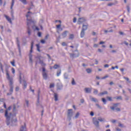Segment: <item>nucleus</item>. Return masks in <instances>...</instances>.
I'll use <instances>...</instances> for the list:
<instances>
[{"instance_id":"nucleus-1","label":"nucleus","mask_w":131,"mask_h":131,"mask_svg":"<svg viewBox=\"0 0 131 131\" xmlns=\"http://www.w3.org/2000/svg\"><path fill=\"white\" fill-rule=\"evenodd\" d=\"M11 109H12V107L9 106L5 111V116L6 118V123L7 125H11L12 126L13 125V123L17 122V118H16V114H12L11 113L9 114L8 111H10Z\"/></svg>"},{"instance_id":"nucleus-2","label":"nucleus","mask_w":131,"mask_h":131,"mask_svg":"<svg viewBox=\"0 0 131 131\" xmlns=\"http://www.w3.org/2000/svg\"><path fill=\"white\" fill-rule=\"evenodd\" d=\"M30 14H32V13L30 11H28L27 14L26 15L27 20V32L28 35H31V30L30 29V24L32 23L33 21L31 19V15Z\"/></svg>"},{"instance_id":"nucleus-3","label":"nucleus","mask_w":131,"mask_h":131,"mask_svg":"<svg viewBox=\"0 0 131 131\" xmlns=\"http://www.w3.org/2000/svg\"><path fill=\"white\" fill-rule=\"evenodd\" d=\"M6 77L7 79L10 82V93H13V78L10 77V74L9 73V71L8 70H6Z\"/></svg>"},{"instance_id":"nucleus-4","label":"nucleus","mask_w":131,"mask_h":131,"mask_svg":"<svg viewBox=\"0 0 131 131\" xmlns=\"http://www.w3.org/2000/svg\"><path fill=\"white\" fill-rule=\"evenodd\" d=\"M92 122L96 128H100V122L97 118H93Z\"/></svg>"},{"instance_id":"nucleus-5","label":"nucleus","mask_w":131,"mask_h":131,"mask_svg":"<svg viewBox=\"0 0 131 131\" xmlns=\"http://www.w3.org/2000/svg\"><path fill=\"white\" fill-rule=\"evenodd\" d=\"M120 104L119 103H114L113 106H110V108L111 110H113V111H114V110H116L118 112L120 111V108L117 107H118V105Z\"/></svg>"},{"instance_id":"nucleus-6","label":"nucleus","mask_w":131,"mask_h":131,"mask_svg":"<svg viewBox=\"0 0 131 131\" xmlns=\"http://www.w3.org/2000/svg\"><path fill=\"white\" fill-rule=\"evenodd\" d=\"M73 116V112L72 111V109L68 110V118L69 120H71V117Z\"/></svg>"},{"instance_id":"nucleus-7","label":"nucleus","mask_w":131,"mask_h":131,"mask_svg":"<svg viewBox=\"0 0 131 131\" xmlns=\"http://www.w3.org/2000/svg\"><path fill=\"white\" fill-rule=\"evenodd\" d=\"M79 56V53H78V51H76L75 53H70V58H77Z\"/></svg>"},{"instance_id":"nucleus-8","label":"nucleus","mask_w":131,"mask_h":131,"mask_svg":"<svg viewBox=\"0 0 131 131\" xmlns=\"http://www.w3.org/2000/svg\"><path fill=\"white\" fill-rule=\"evenodd\" d=\"M16 44L17 46V48L18 49L19 53V56H21V47H20V41H19V38H16Z\"/></svg>"},{"instance_id":"nucleus-9","label":"nucleus","mask_w":131,"mask_h":131,"mask_svg":"<svg viewBox=\"0 0 131 131\" xmlns=\"http://www.w3.org/2000/svg\"><path fill=\"white\" fill-rule=\"evenodd\" d=\"M42 76H43V78L44 79H47L48 78V74H47V73H46V69L45 68H42Z\"/></svg>"},{"instance_id":"nucleus-10","label":"nucleus","mask_w":131,"mask_h":131,"mask_svg":"<svg viewBox=\"0 0 131 131\" xmlns=\"http://www.w3.org/2000/svg\"><path fill=\"white\" fill-rule=\"evenodd\" d=\"M83 22H85V18L81 17L78 19L77 23L78 24L80 25L81 23H83Z\"/></svg>"},{"instance_id":"nucleus-11","label":"nucleus","mask_w":131,"mask_h":131,"mask_svg":"<svg viewBox=\"0 0 131 131\" xmlns=\"http://www.w3.org/2000/svg\"><path fill=\"white\" fill-rule=\"evenodd\" d=\"M14 4H15V0L12 1L11 6L10 9L11 10V15L14 14V10H13V7H14Z\"/></svg>"},{"instance_id":"nucleus-12","label":"nucleus","mask_w":131,"mask_h":131,"mask_svg":"<svg viewBox=\"0 0 131 131\" xmlns=\"http://www.w3.org/2000/svg\"><path fill=\"white\" fill-rule=\"evenodd\" d=\"M90 99L91 101H92V102H94L95 103H98L99 102V100H98V99L92 96H90Z\"/></svg>"},{"instance_id":"nucleus-13","label":"nucleus","mask_w":131,"mask_h":131,"mask_svg":"<svg viewBox=\"0 0 131 131\" xmlns=\"http://www.w3.org/2000/svg\"><path fill=\"white\" fill-rule=\"evenodd\" d=\"M69 32L68 31H64L62 34L61 36L62 38H65L66 36H67V33H68Z\"/></svg>"},{"instance_id":"nucleus-14","label":"nucleus","mask_w":131,"mask_h":131,"mask_svg":"<svg viewBox=\"0 0 131 131\" xmlns=\"http://www.w3.org/2000/svg\"><path fill=\"white\" fill-rule=\"evenodd\" d=\"M84 91L85 93H86V94H91V93H92V89H91L90 88H85Z\"/></svg>"},{"instance_id":"nucleus-15","label":"nucleus","mask_w":131,"mask_h":131,"mask_svg":"<svg viewBox=\"0 0 131 131\" xmlns=\"http://www.w3.org/2000/svg\"><path fill=\"white\" fill-rule=\"evenodd\" d=\"M19 131H26V125L25 123V125H22L20 127Z\"/></svg>"},{"instance_id":"nucleus-16","label":"nucleus","mask_w":131,"mask_h":131,"mask_svg":"<svg viewBox=\"0 0 131 131\" xmlns=\"http://www.w3.org/2000/svg\"><path fill=\"white\" fill-rule=\"evenodd\" d=\"M103 95H108V92H107V91H105L102 93H99L98 96L100 97L101 96H103Z\"/></svg>"},{"instance_id":"nucleus-17","label":"nucleus","mask_w":131,"mask_h":131,"mask_svg":"<svg viewBox=\"0 0 131 131\" xmlns=\"http://www.w3.org/2000/svg\"><path fill=\"white\" fill-rule=\"evenodd\" d=\"M88 25H84L83 24L82 27V30L85 31L88 29Z\"/></svg>"},{"instance_id":"nucleus-18","label":"nucleus","mask_w":131,"mask_h":131,"mask_svg":"<svg viewBox=\"0 0 131 131\" xmlns=\"http://www.w3.org/2000/svg\"><path fill=\"white\" fill-rule=\"evenodd\" d=\"M5 18H6V19L7 20V21H8V22H9V23H10L11 24H12V19H11V18H10L9 16H8L7 15H5Z\"/></svg>"},{"instance_id":"nucleus-19","label":"nucleus","mask_w":131,"mask_h":131,"mask_svg":"<svg viewBox=\"0 0 131 131\" xmlns=\"http://www.w3.org/2000/svg\"><path fill=\"white\" fill-rule=\"evenodd\" d=\"M22 77H24V76L23 75V74L20 73V75H19V83H22Z\"/></svg>"},{"instance_id":"nucleus-20","label":"nucleus","mask_w":131,"mask_h":131,"mask_svg":"<svg viewBox=\"0 0 131 131\" xmlns=\"http://www.w3.org/2000/svg\"><path fill=\"white\" fill-rule=\"evenodd\" d=\"M54 99H55V101L56 102H57V101H58V94L55 93H54Z\"/></svg>"},{"instance_id":"nucleus-21","label":"nucleus","mask_w":131,"mask_h":131,"mask_svg":"<svg viewBox=\"0 0 131 131\" xmlns=\"http://www.w3.org/2000/svg\"><path fill=\"white\" fill-rule=\"evenodd\" d=\"M56 28H57V29H60V31H62L63 30V28H61V24L57 25Z\"/></svg>"},{"instance_id":"nucleus-22","label":"nucleus","mask_w":131,"mask_h":131,"mask_svg":"<svg viewBox=\"0 0 131 131\" xmlns=\"http://www.w3.org/2000/svg\"><path fill=\"white\" fill-rule=\"evenodd\" d=\"M84 35H85V32L83 30H81V33H80V36L81 37H84Z\"/></svg>"},{"instance_id":"nucleus-23","label":"nucleus","mask_w":131,"mask_h":131,"mask_svg":"<svg viewBox=\"0 0 131 131\" xmlns=\"http://www.w3.org/2000/svg\"><path fill=\"white\" fill-rule=\"evenodd\" d=\"M24 82V89H25L27 87V83H26V81L23 80Z\"/></svg>"},{"instance_id":"nucleus-24","label":"nucleus","mask_w":131,"mask_h":131,"mask_svg":"<svg viewBox=\"0 0 131 131\" xmlns=\"http://www.w3.org/2000/svg\"><path fill=\"white\" fill-rule=\"evenodd\" d=\"M36 47H37V51L40 52V46H39V44L36 45Z\"/></svg>"},{"instance_id":"nucleus-25","label":"nucleus","mask_w":131,"mask_h":131,"mask_svg":"<svg viewBox=\"0 0 131 131\" xmlns=\"http://www.w3.org/2000/svg\"><path fill=\"white\" fill-rule=\"evenodd\" d=\"M98 121H100V122H103V121H105V119L103 118H99L97 119Z\"/></svg>"},{"instance_id":"nucleus-26","label":"nucleus","mask_w":131,"mask_h":131,"mask_svg":"<svg viewBox=\"0 0 131 131\" xmlns=\"http://www.w3.org/2000/svg\"><path fill=\"white\" fill-rule=\"evenodd\" d=\"M118 126H119V127H125V126H124L123 124H121L120 122L118 123Z\"/></svg>"},{"instance_id":"nucleus-27","label":"nucleus","mask_w":131,"mask_h":131,"mask_svg":"<svg viewBox=\"0 0 131 131\" xmlns=\"http://www.w3.org/2000/svg\"><path fill=\"white\" fill-rule=\"evenodd\" d=\"M33 45H34V42L32 41L31 42L30 53H32V49H33Z\"/></svg>"},{"instance_id":"nucleus-28","label":"nucleus","mask_w":131,"mask_h":131,"mask_svg":"<svg viewBox=\"0 0 131 131\" xmlns=\"http://www.w3.org/2000/svg\"><path fill=\"white\" fill-rule=\"evenodd\" d=\"M71 83L72 85H75V84H76V82H75V80H74V78H72V81Z\"/></svg>"},{"instance_id":"nucleus-29","label":"nucleus","mask_w":131,"mask_h":131,"mask_svg":"<svg viewBox=\"0 0 131 131\" xmlns=\"http://www.w3.org/2000/svg\"><path fill=\"white\" fill-rule=\"evenodd\" d=\"M98 90L97 89H94V92H93V94H94V95H98Z\"/></svg>"},{"instance_id":"nucleus-30","label":"nucleus","mask_w":131,"mask_h":131,"mask_svg":"<svg viewBox=\"0 0 131 131\" xmlns=\"http://www.w3.org/2000/svg\"><path fill=\"white\" fill-rule=\"evenodd\" d=\"M19 1H20V2L23 3V4H24V5H26L27 4V2L26 1V0H19Z\"/></svg>"},{"instance_id":"nucleus-31","label":"nucleus","mask_w":131,"mask_h":131,"mask_svg":"<svg viewBox=\"0 0 131 131\" xmlns=\"http://www.w3.org/2000/svg\"><path fill=\"white\" fill-rule=\"evenodd\" d=\"M60 66L58 64H55L53 67L54 69H58Z\"/></svg>"},{"instance_id":"nucleus-32","label":"nucleus","mask_w":131,"mask_h":131,"mask_svg":"<svg viewBox=\"0 0 131 131\" xmlns=\"http://www.w3.org/2000/svg\"><path fill=\"white\" fill-rule=\"evenodd\" d=\"M74 38V35L70 34L69 37V39H73Z\"/></svg>"},{"instance_id":"nucleus-33","label":"nucleus","mask_w":131,"mask_h":131,"mask_svg":"<svg viewBox=\"0 0 131 131\" xmlns=\"http://www.w3.org/2000/svg\"><path fill=\"white\" fill-rule=\"evenodd\" d=\"M87 73H92V70L91 69H86Z\"/></svg>"},{"instance_id":"nucleus-34","label":"nucleus","mask_w":131,"mask_h":131,"mask_svg":"<svg viewBox=\"0 0 131 131\" xmlns=\"http://www.w3.org/2000/svg\"><path fill=\"white\" fill-rule=\"evenodd\" d=\"M64 77L65 79H68V74L64 73Z\"/></svg>"},{"instance_id":"nucleus-35","label":"nucleus","mask_w":131,"mask_h":131,"mask_svg":"<svg viewBox=\"0 0 131 131\" xmlns=\"http://www.w3.org/2000/svg\"><path fill=\"white\" fill-rule=\"evenodd\" d=\"M79 115H80V114H79V113H77L75 116V118H78V117H79Z\"/></svg>"},{"instance_id":"nucleus-36","label":"nucleus","mask_w":131,"mask_h":131,"mask_svg":"<svg viewBox=\"0 0 131 131\" xmlns=\"http://www.w3.org/2000/svg\"><path fill=\"white\" fill-rule=\"evenodd\" d=\"M32 28H33V29H34V28H35L36 30H37L38 31H39V28H38V27H37L35 26H33Z\"/></svg>"},{"instance_id":"nucleus-37","label":"nucleus","mask_w":131,"mask_h":131,"mask_svg":"<svg viewBox=\"0 0 131 131\" xmlns=\"http://www.w3.org/2000/svg\"><path fill=\"white\" fill-rule=\"evenodd\" d=\"M102 101L104 103V104H106V103H107V101L104 98H102Z\"/></svg>"},{"instance_id":"nucleus-38","label":"nucleus","mask_w":131,"mask_h":131,"mask_svg":"<svg viewBox=\"0 0 131 131\" xmlns=\"http://www.w3.org/2000/svg\"><path fill=\"white\" fill-rule=\"evenodd\" d=\"M10 63L12 65V66L15 67V60H13L12 61H11Z\"/></svg>"},{"instance_id":"nucleus-39","label":"nucleus","mask_w":131,"mask_h":131,"mask_svg":"<svg viewBox=\"0 0 131 131\" xmlns=\"http://www.w3.org/2000/svg\"><path fill=\"white\" fill-rule=\"evenodd\" d=\"M29 62L32 64V56H30L29 57Z\"/></svg>"},{"instance_id":"nucleus-40","label":"nucleus","mask_w":131,"mask_h":131,"mask_svg":"<svg viewBox=\"0 0 131 131\" xmlns=\"http://www.w3.org/2000/svg\"><path fill=\"white\" fill-rule=\"evenodd\" d=\"M13 112H16V105L13 104Z\"/></svg>"},{"instance_id":"nucleus-41","label":"nucleus","mask_w":131,"mask_h":131,"mask_svg":"<svg viewBox=\"0 0 131 131\" xmlns=\"http://www.w3.org/2000/svg\"><path fill=\"white\" fill-rule=\"evenodd\" d=\"M60 74H61V70H60L59 71H58L57 72V76H60Z\"/></svg>"},{"instance_id":"nucleus-42","label":"nucleus","mask_w":131,"mask_h":131,"mask_svg":"<svg viewBox=\"0 0 131 131\" xmlns=\"http://www.w3.org/2000/svg\"><path fill=\"white\" fill-rule=\"evenodd\" d=\"M25 102H26V104L27 107H28L29 106V101L28 100H26L25 101Z\"/></svg>"},{"instance_id":"nucleus-43","label":"nucleus","mask_w":131,"mask_h":131,"mask_svg":"<svg viewBox=\"0 0 131 131\" xmlns=\"http://www.w3.org/2000/svg\"><path fill=\"white\" fill-rule=\"evenodd\" d=\"M37 35L39 37H41V32H38V33H37Z\"/></svg>"},{"instance_id":"nucleus-44","label":"nucleus","mask_w":131,"mask_h":131,"mask_svg":"<svg viewBox=\"0 0 131 131\" xmlns=\"http://www.w3.org/2000/svg\"><path fill=\"white\" fill-rule=\"evenodd\" d=\"M0 68L1 69L2 72H4V69L3 68V64L2 63L0 64Z\"/></svg>"},{"instance_id":"nucleus-45","label":"nucleus","mask_w":131,"mask_h":131,"mask_svg":"<svg viewBox=\"0 0 131 131\" xmlns=\"http://www.w3.org/2000/svg\"><path fill=\"white\" fill-rule=\"evenodd\" d=\"M117 100H122V97L121 96H118L116 98Z\"/></svg>"},{"instance_id":"nucleus-46","label":"nucleus","mask_w":131,"mask_h":131,"mask_svg":"<svg viewBox=\"0 0 131 131\" xmlns=\"http://www.w3.org/2000/svg\"><path fill=\"white\" fill-rule=\"evenodd\" d=\"M11 70H12V72L13 74H15V69L14 68H12L11 69Z\"/></svg>"},{"instance_id":"nucleus-47","label":"nucleus","mask_w":131,"mask_h":131,"mask_svg":"<svg viewBox=\"0 0 131 131\" xmlns=\"http://www.w3.org/2000/svg\"><path fill=\"white\" fill-rule=\"evenodd\" d=\"M46 55L48 57L49 61L52 60V57H51V56H50L48 54H46Z\"/></svg>"},{"instance_id":"nucleus-48","label":"nucleus","mask_w":131,"mask_h":131,"mask_svg":"<svg viewBox=\"0 0 131 131\" xmlns=\"http://www.w3.org/2000/svg\"><path fill=\"white\" fill-rule=\"evenodd\" d=\"M40 42H41V43L44 44V43H46V41L43 39H41L40 40Z\"/></svg>"},{"instance_id":"nucleus-49","label":"nucleus","mask_w":131,"mask_h":131,"mask_svg":"<svg viewBox=\"0 0 131 131\" xmlns=\"http://www.w3.org/2000/svg\"><path fill=\"white\" fill-rule=\"evenodd\" d=\"M106 99H107V100H108V101H112V98L110 97H107Z\"/></svg>"},{"instance_id":"nucleus-50","label":"nucleus","mask_w":131,"mask_h":131,"mask_svg":"<svg viewBox=\"0 0 131 131\" xmlns=\"http://www.w3.org/2000/svg\"><path fill=\"white\" fill-rule=\"evenodd\" d=\"M108 77H109V76L106 75V76H104L103 77L101 78V79H105Z\"/></svg>"},{"instance_id":"nucleus-51","label":"nucleus","mask_w":131,"mask_h":131,"mask_svg":"<svg viewBox=\"0 0 131 131\" xmlns=\"http://www.w3.org/2000/svg\"><path fill=\"white\" fill-rule=\"evenodd\" d=\"M46 63L45 62H43L41 64V66H42V68H45V67L46 66Z\"/></svg>"},{"instance_id":"nucleus-52","label":"nucleus","mask_w":131,"mask_h":131,"mask_svg":"<svg viewBox=\"0 0 131 131\" xmlns=\"http://www.w3.org/2000/svg\"><path fill=\"white\" fill-rule=\"evenodd\" d=\"M119 33L120 35H125L124 33H123V32H119Z\"/></svg>"},{"instance_id":"nucleus-53","label":"nucleus","mask_w":131,"mask_h":131,"mask_svg":"<svg viewBox=\"0 0 131 131\" xmlns=\"http://www.w3.org/2000/svg\"><path fill=\"white\" fill-rule=\"evenodd\" d=\"M54 86H55L54 84H51L50 85V89H52V88H54Z\"/></svg>"},{"instance_id":"nucleus-54","label":"nucleus","mask_w":131,"mask_h":131,"mask_svg":"<svg viewBox=\"0 0 131 131\" xmlns=\"http://www.w3.org/2000/svg\"><path fill=\"white\" fill-rule=\"evenodd\" d=\"M130 8H129V6H127V10L128 11V13H129Z\"/></svg>"},{"instance_id":"nucleus-55","label":"nucleus","mask_w":131,"mask_h":131,"mask_svg":"<svg viewBox=\"0 0 131 131\" xmlns=\"http://www.w3.org/2000/svg\"><path fill=\"white\" fill-rule=\"evenodd\" d=\"M124 79H125L126 80V81H129V79L126 77H124Z\"/></svg>"},{"instance_id":"nucleus-56","label":"nucleus","mask_w":131,"mask_h":131,"mask_svg":"<svg viewBox=\"0 0 131 131\" xmlns=\"http://www.w3.org/2000/svg\"><path fill=\"white\" fill-rule=\"evenodd\" d=\"M49 34H47V35L45 36V40L48 39L49 38Z\"/></svg>"},{"instance_id":"nucleus-57","label":"nucleus","mask_w":131,"mask_h":131,"mask_svg":"<svg viewBox=\"0 0 131 131\" xmlns=\"http://www.w3.org/2000/svg\"><path fill=\"white\" fill-rule=\"evenodd\" d=\"M116 130L121 131V129L119 128V127H116Z\"/></svg>"},{"instance_id":"nucleus-58","label":"nucleus","mask_w":131,"mask_h":131,"mask_svg":"<svg viewBox=\"0 0 131 131\" xmlns=\"http://www.w3.org/2000/svg\"><path fill=\"white\" fill-rule=\"evenodd\" d=\"M80 102H81V103L82 104H83V103H84V99H81L80 100Z\"/></svg>"},{"instance_id":"nucleus-59","label":"nucleus","mask_w":131,"mask_h":131,"mask_svg":"<svg viewBox=\"0 0 131 131\" xmlns=\"http://www.w3.org/2000/svg\"><path fill=\"white\" fill-rule=\"evenodd\" d=\"M98 47H99V45H98V44L94 45V48H98Z\"/></svg>"},{"instance_id":"nucleus-60","label":"nucleus","mask_w":131,"mask_h":131,"mask_svg":"<svg viewBox=\"0 0 131 131\" xmlns=\"http://www.w3.org/2000/svg\"><path fill=\"white\" fill-rule=\"evenodd\" d=\"M76 20H77L76 17H74V19H73V23H76Z\"/></svg>"},{"instance_id":"nucleus-61","label":"nucleus","mask_w":131,"mask_h":131,"mask_svg":"<svg viewBox=\"0 0 131 131\" xmlns=\"http://www.w3.org/2000/svg\"><path fill=\"white\" fill-rule=\"evenodd\" d=\"M96 106H97V107H98V108H99V109H101V106H100V105H99V104H96Z\"/></svg>"},{"instance_id":"nucleus-62","label":"nucleus","mask_w":131,"mask_h":131,"mask_svg":"<svg viewBox=\"0 0 131 131\" xmlns=\"http://www.w3.org/2000/svg\"><path fill=\"white\" fill-rule=\"evenodd\" d=\"M62 46H63V47H66V43L65 42H63L62 43Z\"/></svg>"},{"instance_id":"nucleus-63","label":"nucleus","mask_w":131,"mask_h":131,"mask_svg":"<svg viewBox=\"0 0 131 131\" xmlns=\"http://www.w3.org/2000/svg\"><path fill=\"white\" fill-rule=\"evenodd\" d=\"M15 91H16V92H18V91H19V87L18 86L16 87Z\"/></svg>"},{"instance_id":"nucleus-64","label":"nucleus","mask_w":131,"mask_h":131,"mask_svg":"<svg viewBox=\"0 0 131 131\" xmlns=\"http://www.w3.org/2000/svg\"><path fill=\"white\" fill-rule=\"evenodd\" d=\"M90 115H91V116H94V113L93 112H91L90 113Z\"/></svg>"}]
</instances>
